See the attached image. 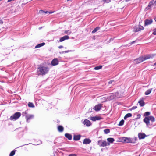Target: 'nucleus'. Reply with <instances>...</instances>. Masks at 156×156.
<instances>
[{"instance_id":"nucleus-1","label":"nucleus","mask_w":156,"mask_h":156,"mask_svg":"<svg viewBox=\"0 0 156 156\" xmlns=\"http://www.w3.org/2000/svg\"><path fill=\"white\" fill-rule=\"evenodd\" d=\"M155 55L154 54H150L143 56L140 57L136 59L135 61L137 63H139L149 59L153 58Z\"/></svg>"},{"instance_id":"nucleus-2","label":"nucleus","mask_w":156,"mask_h":156,"mask_svg":"<svg viewBox=\"0 0 156 156\" xmlns=\"http://www.w3.org/2000/svg\"><path fill=\"white\" fill-rule=\"evenodd\" d=\"M49 71L48 68L45 66H41L37 69L38 75H44L47 73Z\"/></svg>"},{"instance_id":"nucleus-3","label":"nucleus","mask_w":156,"mask_h":156,"mask_svg":"<svg viewBox=\"0 0 156 156\" xmlns=\"http://www.w3.org/2000/svg\"><path fill=\"white\" fill-rule=\"evenodd\" d=\"M137 139L136 137L130 138L128 137H124L123 140L126 142L129 143H135Z\"/></svg>"},{"instance_id":"nucleus-4","label":"nucleus","mask_w":156,"mask_h":156,"mask_svg":"<svg viewBox=\"0 0 156 156\" xmlns=\"http://www.w3.org/2000/svg\"><path fill=\"white\" fill-rule=\"evenodd\" d=\"M21 116V113L16 112L10 117V119L12 120H16L18 119Z\"/></svg>"},{"instance_id":"nucleus-5","label":"nucleus","mask_w":156,"mask_h":156,"mask_svg":"<svg viewBox=\"0 0 156 156\" xmlns=\"http://www.w3.org/2000/svg\"><path fill=\"white\" fill-rule=\"evenodd\" d=\"M156 5V0H153L151 1L149 3L148 6L146 8V9L147 10L150 9L151 8L154 7Z\"/></svg>"},{"instance_id":"nucleus-6","label":"nucleus","mask_w":156,"mask_h":156,"mask_svg":"<svg viewBox=\"0 0 156 156\" xmlns=\"http://www.w3.org/2000/svg\"><path fill=\"white\" fill-rule=\"evenodd\" d=\"M144 29V27L140 25L138 26H136L133 28V31L136 32L139 31H140L141 30H143Z\"/></svg>"},{"instance_id":"nucleus-7","label":"nucleus","mask_w":156,"mask_h":156,"mask_svg":"<svg viewBox=\"0 0 156 156\" xmlns=\"http://www.w3.org/2000/svg\"><path fill=\"white\" fill-rule=\"evenodd\" d=\"M98 144L100 146L104 147L107 146V142L102 140H100L98 141Z\"/></svg>"},{"instance_id":"nucleus-8","label":"nucleus","mask_w":156,"mask_h":156,"mask_svg":"<svg viewBox=\"0 0 156 156\" xmlns=\"http://www.w3.org/2000/svg\"><path fill=\"white\" fill-rule=\"evenodd\" d=\"M153 22L152 19H146L144 21V26L151 24Z\"/></svg>"},{"instance_id":"nucleus-9","label":"nucleus","mask_w":156,"mask_h":156,"mask_svg":"<svg viewBox=\"0 0 156 156\" xmlns=\"http://www.w3.org/2000/svg\"><path fill=\"white\" fill-rule=\"evenodd\" d=\"M138 137L139 139H143L146 136L145 134L144 133H140L138 134Z\"/></svg>"},{"instance_id":"nucleus-10","label":"nucleus","mask_w":156,"mask_h":156,"mask_svg":"<svg viewBox=\"0 0 156 156\" xmlns=\"http://www.w3.org/2000/svg\"><path fill=\"white\" fill-rule=\"evenodd\" d=\"M34 117V115H33L28 114L26 115V119L27 121L28 122V121L30 119H32Z\"/></svg>"},{"instance_id":"nucleus-11","label":"nucleus","mask_w":156,"mask_h":156,"mask_svg":"<svg viewBox=\"0 0 156 156\" xmlns=\"http://www.w3.org/2000/svg\"><path fill=\"white\" fill-rule=\"evenodd\" d=\"M83 123L87 126H89L91 125L90 121L87 119L83 121Z\"/></svg>"},{"instance_id":"nucleus-12","label":"nucleus","mask_w":156,"mask_h":156,"mask_svg":"<svg viewBox=\"0 0 156 156\" xmlns=\"http://www.w3.org/2000/svg\"><path fill=\"white\" fill-rule=\"evenodd\" d=\"M58 61L57 58L53 59L51 62V64L53 66H55L58 65Z\"/></svg>"},{"instance_id":"nucleus-13","label":"nucleus","mask_w":156,"mask_h":156,"mask_svg":"<svg viewBox=\"0 0 156 156\" xmlns=\"http://www.w3.org/2000/svg\"><path fill=\"white\" fill-rule=\"evenodd\" d=\"M101 104H99L96 105L94 107V109L96 111H98L101 109Z\"/></svg>"},{"instance_id":"nucleus-14","label":"nucleus","mask_w":156,"mask_h":156,"mask_svg":"<svg viewBox=\"0 0 156 156\" xmlns=\"http://www.w3.org/2000/svg\"><path fill=\"white\" fill-rule=\"evenodd\" d=\"M107 97H108V99H109V100H110L115 98V95L114 94H112L108 95Z\"/></svg>"},{"instance_id":"nucleus-15","label":"nucleus","mask_w":156,"mask_h":156,"mask_svg":"<svg viewBox=\"0 0 156 156\" xmlns=\"http://www.w3.org/2000/svg\"><path fill=\"white\" fill-rule=\"evenodd\" d=\"M91 142V140L88 138L84 139L83 140V143L84 144H90Z\"/></svg>"},{"instance_id":"nucleus-16","label":"nucleus","mask_w":156,"mask_h":156,"mask_svg":"<svg viewBox=\"0 0 156 156\" xmlns=\"http://www.w3.org/2000/svg\"><path fill=\"white\" fill-rule=\"evenodd\" d=\"M69 38V37L67 36L66 35L62 37L60 39L59 41L60 42H62L65 40L68 39Z\"/></svg>"},{"instance_id":"nucleus-17","label":"nucleus","mask_w":156,"mask_h":156,"mask_svg":"<svg viewBox=\"0 0 156 156\" xmlns=\"http://www.w3.org/2000/svg\"><path fill=\"white\" fill-rule=\"evenodd\" d=\"M149 121L148 118L147 117H145L144 119V121L146 123L147 126L150 125Z\"/></svg>"},{"instance_id":"nucleus-18","label":"nucleus","mask_w":156,"mask_h":156,"mask_svg":"<svg viewBox=\"0 0 156 156\" xmlns=\"http://www.w3.org/2000/svg\"><path fill=\"white\" fill-rule=\"evenodd\" d=\"M65 137L67 138L69 140H70L72 139V135L68 133H66L65 134Z\"/></svg>"},{"instance_id":"nucleus-19","label":"nucleus","mask_w":156,"mask_h":156,"mask_svg":"<svg viewBox=\"0 0 156 156\" xmlns=\"http://www.w3.org/2000/svg\"><path fill=\"white\" fill-rule=\"evenodd\" d=\"M101 99L102 102H105L107 101H108L109 100V99H108V98L107 97L101 98Z\"/></svg>"},{"instance_id":"nucleus-20","label":"nucleus","mask_w":156,"mask_h":156,"mask_svg":"<svg viewBox=\"0 0 156 156\" xmlns=\"http://www.w3.org/2000/svg\"><path fill=\"white\" fill-rule=\"evenodd\" d=\"M138 103L139 104V105L142 107L145 104L143 99H141L140 100L138 101Z\"/></svg>"},{"instance_id":"nucleus-21","label":"nucleus","mask_w":156,"mask_h":156,"mask_svg":"<svg viewBox=\"0 0 156 156\" xmlns=\"http://www.w3.org/2000/svg\"><path fill=\"white\" fill-rule=\"evenodd\" d=\"M80 135H74L73 136V139L75 140H78L80 139Z\"/></svg>"},{"instance_id":"nucleus-22","label":"nucleus","mask_w":156,"mask_h":156,"mask_svg":"<svg viewBox=\"0 0 156 156\" xmlns=\"http://www.w3.org/2000/svg\"><path fill=\"white\" fill-rule=\"evenodd\" d=\"M58 130L59 132H62L64 129L63 127L61 126H59L58 127Z\"/></svg>"},{"instance_id":"nucleus-23","label":"nucleus","mask_w":156,"mask_h":156,"mask_svg":"<svg viewBox=\"0 0 156 156\" xmlns=\"http://www.w3.org/2000/svg\"><path fill=\"white\" fill-rule=\"evenodd\" d=\"M107 140L109 143H112L115 141L114 138H108L107 139Z\"/></svg>"},{"instance_id":"nucleus-24","label":"nucleus","mask_w":156,"mask_h":156,"mask_svg":"<svg viewBox=\"0 0 156 156\" xmlns=\"http://www.w3.org/2000/svg\"><path fill=\"white\" fill-rule=\"evenodd\" d=\"M45 44V43L44 42L42 43H40V44L37 45L35 47V48H37L41 47L44 45Z\"/></svg>"},{"instance_id":"nucleus-25","label":"nucleus","mask_w":156,"mask_h":156,"mask_svg":"<svg viewBox=\"0 0 156 156\" xmlns=\"http://www.w3.org/2000/svg\"><path fill=\"white\" fill-rule=\"evenodd\" d=\"M152 90V88L148 89L145 92V94L146 95H148L151 93Z\"/></svg>"},{"instance_id":"nucleus-26","label":"nucleus","mask_w":156,"mask_h":156,"mask_svg":"<svg viewBox=\"0 0 156 156\" xmlns=\"http://www.w3.org/2000/svg\"><path fill=\"white\" fill-rule=\"evenodd\" d=\"M132 115L131 113H129L126 115L124 116V118L125 119H126L128 117H130L132 116Z\"/></svg>"},{"instance_id":"nucleus-27","label":"nucleus","mask_w":156,"mask_h":156,"mask_svg":"<svg viewBox=\"0 0 156 156\" xmlns=\"http://www.w3.org/2000/svg\"><path fill=\"white\" fill-rule=\"evenodd\" d=\"M147 117L148 118L149 120H151L152 122L155 121L154 118L153 116H150Z\"/></svg>"},{"instance_id":"nucleus-28","label":"nucleus","mask_w":156,"mask_h":156,"mask_svg":"<svg viewBox=\"0 0 156 156\" xmlns=\"http://www.w3.org/2000/svg\"><path fill=\"white\" fill-rule=\"evenodd\" d=\"M100 27H98L95 28L92 31V33H94L96 32H97L98 30L100 29Z\"/></svg>"},{"instance_id":"nucleus-29","label":"nucleus","mask_w":156,"mask_h":156,"mask_svg":"<svg viewBox=\"0 0 156 156\" xmlns=\"http://www.w3.org/2000/svg\"><path fill=\"white\" fill-rule=\"evenodd\" d=\"M124 121L123 120H121L119 122L118 125L119 126H122L124 124Z\"/></svg>"},{"instance_id":"nucleus-30","label":"nucleus","mask_w":156,"mask_h":156,"mask_svg":"<svg viewBox=\"0 0 156 156\" xmlns=\"http://www.w3.org/2000/svg\"><path fill=\"white\" fill-rule=\"evenodd\" d=\"M115 83V82L114 80H111L110 81L108 82V84H112V85H114Z\"/></svg>"},{"instance_id":"nucleus-31","label":"nucleus","mask_w":156,"mask_h":156,"mask_svg":"<svg viewBox=\"0 0 156 156\" xmlns=\"http://www.w3.org/2000/svg\"><path fill=\"white\" fill-rule=\"evenodd\" d=\"M104 132L105 133L107 134L110 132V130L108 129H106L104 130Z\"/></svg>"},{"instance_id":"nucleus-32","label":"nucleus","mask_w":156,"mask_h":156,"mask_svg":"<svg viewBox=\"0 0 156 156\" xmlns=\"http://www.w3.org/2000/svg\"><path fill=\"white\" fill-rule=\"evenodd\" d=\"M28 106L30 107H34V104L32 103L29 102L28 104Z\"/></svg>"},{"instance_id":"nucleus-33","label":"nucleus","mask_w":156,"mask_h":156,"mask_svg":"<svg viewBox=\"0 0 156 156\" xmlns=\"http://www.w3.org/2000/svg\"><path fill=\"white\" fill-rule=\"evenodd\" d=\"M102 67V66H97L95 67L94 69L95 70H98L101 69Z\"/></svg>"},{"instance_id":"nucleus-34","label":"nucleus","mask_w":156,"mask_h":156,"mask_svg":"<svg viewBox=\"0 0 156 156\" xmlns=\"http://www.w3.org/2000/svg\"><path fill=\"white\" fill-rule=\"evenodd\" d=\"M89 119L93 121H95L96 120L95 119V117H91L89 118Z\"/></svg>"},{"instance_id":"nucleus-35","label":"nucleus","mask_w":156,"mask_h":156,"mask_svg":"<svg viewBox=\"0 0 156 156\" xmlns=\"http://www.w3.org/2000/svg\"><path fill=\"white\" fill-rule=\"evenodd\" d=\"M15 154V152L14 151H12L10 153L9 156H13Z\"/></svg>"},{"instance_id":"nucleus-36","label":"nucleus","mask_w":156,"mask_h":156,"mask_svg":"<svg viewBox=\"0 0 156 156\" xmlns=\"http://www.w3.org/2000/svg\"><path fill=\"white\" fill-rule=\"evenodd\" d=\"M64 33L66 34H70L71 33V32L70 30H66L65 31Z\"/></svg>"},{"instance_id":"nucleus-37","label":"nucleus","mask_w":156,"mask_h":156,"mask_svg":"<svg viewBox=\"0 0 156 156\" xmlns=\"http://www.w3.org/2000/svg\"><path fill=\"white\" fill-rule=\"evenodd\" d=\"M23 116H25L26 117V115H27L29 114H28V113L27 112V111H26L24 112H23Z\"/></svg>"},{"instance_id":"nucleus-38","label":"nucleus","mask_w":156,"mask_h":156,"mask_svg":"<svg viewBox=\"0 0 156 156\" xmlns=\"http://www.w3.org/2000/svg\"><path fill=\"white\" fill-rule=\"evenodd\" d=\"M150 112H147L145 113L144 116H148L150 115Z\"/></svg>"},{"instance_id":"nucleus-39","label":"nucleus","mask_w":156,"mask_h":156,"mask_svg":"<svg viewBox=\"0 0 156 156\" xmlns=\"http://www.w3.org/2000/svg\"><path fill=\"white\" fill-rule=\"evenodd\" d=\"M101 119V118L100 117L95 116V119L96 120H99Z\"/></svg>"},{"instance_id":"nucleus-40","label":"nucleus","mask_w":156,"mask_h":156,"mask_svg":"<svg viewBox=\"0 0 156 156\" xmlns=\"http://www.w3.org/2000/svg\"><path fill=\"white\" fill-rule=\"evenodd\" d=\"M153 34L154 35H156V28L154 29L153 30Z\"/></svg>"},{"instance_id":"nucleus-41","label":"nucleus","mask_w":156,"mask_h":156,"mask_svg":"<svg viewBox=\"0 0 156 156\" xmlns=\"http://www.w3.org/2000/svg\"><path fill=\"white\" fill-rule=\"evenodd\" d=\"M104 1L105 2L108 3L111 1V0H104Z\"/></svg>"},{"instance_id":"nucleus-42","label":"nucleus","mask_w":156,"mask_h":156,"mask_svg":"<svg viewBox=\"0 0 156 156\" xmlns=\"http://www.w3.org/2000/svg\"><path fill=\"white\" fill-rule=\"evenodd\" d=\"M70 51H69V50L65 51H62V53L63 54V53H67V52H70Z\"/></svg>"},{"instance_id":"nucleus-43","label":"nucleus","mask_w":156,"mask_h":156,"mask_svg":"<svg viewBox=\"0 0 156 156\" xmlns=\"http://www.w3.org/2000/svg\"><path fill=\"white\" fill-rule=\"evenodd\" d=\"M69 156H76V155L75 154H72L69 155Z\"/></svg>"},{"instance_id":"nucleus-44","label":"nucleus","mask_w":156,"mask_h":156,"mask_svg":"<svg viewBox=\"0 0 156 156\" xmlns=\"http://www.w3.org/2000/svg\"><path fill=\"white\" fill-rule=\"evenodd\" d=\"M140 116H141V115H140V114L138 115H137V118H136L135 119H140Z\"/></svg>"},{"instance_id":"nucleus-45","label":"nucleus","mask_w":156,"mask_h":156,"mask_svg":"<svg viewBox=\"0 0 156 156\" xmlns=\"http://www.w3.org/2000/svg\"><path fill=\"white\" fill-rule=\"evenodd\" d=\"M137 108V107L136 106H133V107H132V108H131V109L132 110H134V109H136Z\"/></svg>"},{"instance_id":"nucleus-46","label":"nucleus","mask_w":156,"mask_h":156,"mask_svg":"<svg viewBox=\"0 0 156 156\" xmlns=\"http://www.w3.org/2000/svg\"><path fill=\"white\" fill-rule=\"evenodd\" d=\"M3 23V21L2 20H0V24H2Z\"/></svg>"},{"instance_id":"nucleus-47","label":"nucleus","mask_w":156,"mask_h":156,"mask_svg":"<svg viewBox=\"0 0 156 156\" xmlns=\"http://www.w3.org/2000/svg\"><path fill=\"white\" fill-rule=\"evenodd\" d=\"M40 12H41V13H44V11H43V10H40Z\"/></svg>"},{"instance_id":"nucleus-48","label":"nucleus","mask_w":156,"mask_h":156,"mask_svg":"<svg viewBox=\"0 0 156 156\" xmlns=\"http://www.w3.org/2000/svg\"><path fill=\"white\" fill-rule=\"evenodd\" d=\"M63 48V46H62L61 45L58 47V48L60 49L61 48Z\"/></svg>"},{"instance_id":"nucleus-49","label":"nucleus","mask_w":156,"mask_h":156,"mask_svg":"<svg viewBox=\"0 0 156 156\" xmlns=\"http://www.w3.org/2000/svg\"><path fill=\"white\" fill-rule=\"evenodd\" d=\"M110 143H109V142H108V143H107V145H109L110 144Z\"/></svg>"},{"instance_id":"nucleus-50","label":"nucleus","mask_w":156,"mask_h":156,"mask_svg":"<svg viewBox=\"0 0 156 156\" xmlns=\"http://www.w3.org/2000/svg\"><path fill=\"white\" fill-rule=\"evenodd\" d=\"M49 12L48 11H44V13L45 14L48 13Z\"/></svg>"},{"instance_id":"nucleus-51","label":"nucleus","mask_w":156,"mask_h":156,"mask_svg":"<svg viewBox=\"0 0 156 156\" xmlns=\"http://www.w3.org/2000/svg\"><path fill=\"white\" fill-rule=\"evenodd\" d=\"M135 42V41H133L131 43V44H133V43H134Z\"/></svg>"},{"instance_id":"nucleus-52","label":"nucleus","mask_w":156,"mask_h":156,"mask_svg":"<svg viewBox=\"0 0 156 156\" xmlns=\"http://www.w3.org/2000/svg\"><path fill=\"white\" fill-rule=\"evenodd\" d=\"M53 12H48V13L49 14H51V13H52Z\"/></svg>"},{"instance_id":"nucleus-53","label":"nucleus","mask_w":156,"mask_h":156,"mask_svg":"<svg viewBox=\"0 0 156 156\" xmlns=\"http://www.w3.org/2000/svg\"><path fill=\"white\" fill-rule=\"evenodd\" d=\"M154 20L155 21H156V17H154Z\"/></svg>"},{"instance_id":"nucleus-54","label":"nucleus","mask_w":156,"mask_h":156,"mask_svg":"<svg viewBox=\"0 0 156 156\" xmlns=\"http://www.w3.org/2000/svg\"><path fill=\"white\" fill-rule=\"evenodd\" d=\"M154 66H156V62L155 63H154Z\"/></svg>"}]
</instances>
